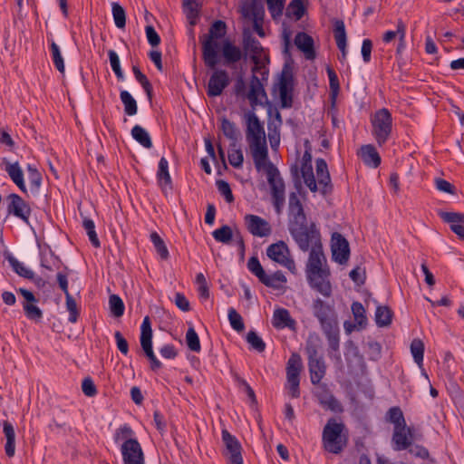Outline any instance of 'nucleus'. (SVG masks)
<instances>
[{
  "mask_svg": "<svg viewBox=\"0 0 464 464\" xmlns=\"http://www.w3.org/2000/svg\"><path fill=\"white\" fill-rule=\"evenodd\" d=\"M246 140L249 146L256 168H260L268 160V149L263 122L254 111L244 114Z\"/></svg>",
  "mask_w": 464,
  "mask_h": 464,
  "instance_id": "nucleus-1",
  "label": "nucleus"
},
{
  "mask_svg": "<svg viewBox=\"0 0 464 464\" xmlns=\"http://www.w3.org/2000/svg\"><path fill=\"white\" fill-rule=\"evenodd\" d=\"M313 311L314 316L320 322L322 330L328 340L330 348L333 351H338L340 331L334 310L332 306L324 304L323 300L317 298L313 303Z\"/></svg>",
  "mask_w": 464,
  "mask_h": 464,
  "instance_id": "nucleus-2",
  "label": "nucleus"
},
{
  "mask_svg": "<svg viewBox=\"0 0 464 464\" xmlns=\"http://www.w3.org/2000/svg\"><path fill=\"white\" fill-rule=\"evenodd\" d=\"M227 34V24L221 20L215 21L208 34L201 39L202 58L206 66L214 69L218 63V40L223 38Z\"/></svg>",
  "mask_w": 464,
  "mask_h": 464,
  "instance_id": "nucleus-3",
  "label": "nucleus"
},
{
  "mask_svg": "<svg viewBox=\"0 0 464 464\" xmlns=\"http://www.w3.org/2000/svg\"><path fill=\"white\" fill-rule=\"evenodd\" d=\"M345 427L334 418L328 420L323 430L322 441L324 449L333 454L340 453L347 444L344 433Z\"/></svg>",
  "mask_w": 464,
  "mask_h": 464,
  "instance_id": "nucleus-4",
  "label": "nucleus"
},
{
  "mask_svg": "<svg viewBox=\"0 0 464 464\" xmlns=\"http://www.w3.org/2000/svg\"><path fill=\"white\" fill-rule=\"evenodd\" d=\"M258 171L264 170L266 174L267 181L271 188L273 204L277 214H280L285 205V182L280 176L277 168L269 160L266 161L260 168H256Z\"/></svg>",
  "mask_w": 464,
  "mask_h": 464,
  "instance_id": "nucleus-5",
  "label": "nucleus"
},
{
  "mask_svg": "<svg viewBox=\"0 0 464 464\" xmlns=\"http://www.w3.org/2000/svg\"><path fill=\"white\" fill-rule=\"evenodd\" d=\"M288 229L298 247L304 252L322 246L320 232L314 223L309 226L304 223L302 226L290 227Z\"/></svg>",
  "mask_w": 464,
  "mask_h": 464,
  "instance_id": "nucleus-6",
  "label": "nucleus"
},
{
  "mask_svg": "<svg viewBox=\"0 0 464 464\" xmlns=\"http://www.w3.org/2000/svg\"><path fill=\"white\" fill-rule=\"evenodd\" d=\"M372 134L377 143L382 146L387 141L392 132V114L387 109H381L372 117Z\"/></svg>",
  "mask_w": 464,
  "mask_h": 464,
  "instance_id": "nucleus-7",
  "label": "nucleus"
},
{
  "mask_svg": "<svg viewBox=\"0 0 464 464\" xmlns=\"http://www.w3.org/2000/svg\"><path fill=\"white\" fill-rule=\"evenodd\" d=\"M266 256L276 263L287 268L292 274H296L295 260L287 245L284 241L270 245L266 248Z\"/></svg>",
  "mask_w": 464,
  "mask_h": 464,
  "instance_id": "nucleus-8",
  "label": "nucleus"
},
{
  "mask_svg": "<svg viewBox=\"0 0 464 464\" xmlns=\"http://www.w3.org/2000/svg\"><path fill=\"white\" fill-rule=\"evenodd\" d=\"M302 369L301 357L297 353H293L287 362L286 379L289 394L292 398L300 396V372Z\"/></svg>",
  "mask_w": 464,
  "mask_h": 464,
  "instance_id": "nucleus-9",
  "label": "nucleus"
},
{
  "mask_svg": "<svg viewBox=\"0 0 464 464\" xmlns=\"http://www.w3.org/2000/svg\"><path fill=\"white\" fill-rule=\"evenodd\" d=\"M140 345L146 356L150 362L151 370L155 371L161 368V362L157 359L152 350V329L149 316L143 319L140 327Z\"/></svg>",
  "mask_w": 464,
  "mask_h": 464,
  "instance_id": "nucleus-10",
  "label": "nucleus"
},
{
  "mask_svg": "<svg viewBox=\"0 0 464 464\" xmlns=\"http://www.w3.org/2000/svg\"><path fill=\"white\" fill-rule=\"evenodd\" d=\"M243 47L246 52H249L251 53V59L255 63L253 72H256L260 71L261 74L263 75V79H265L264 75L267 74V72H266L265 67L261 62L263 47L261 46L259 41L252 36L249 31L245 30L243 33Z\"/></svg>",
  "mask_w": 464,
  "mask_h": 464,
  "instance_id": "nucleus-11",
  "label": "nucleus"
},
{
  "mask_svg": "<svg viewBox=\"0 0 464 464\" xmlns=\"http://www.w3.org/2000/svg\"><path fill=\"white\" fill-rule=\"evenodd\" d=\"M222 440L226 448L224 455L228 464H243L242 447L237 439L227 430H223Z\"/></svg>",
  "mask_w": 464,
  "mask_h": 464,
  "instance_id": "nucleus-12",
  "label": "nucleus"
},
{
  "mask_svg": "<svg viewBox=\"0 0 464 464\" xmlns=\"http://www.w3.org/2000/svg\"><path fill=\"white\" fill-rule=\"evenodd\" d=\"M121 452L124 464H145L144 453L138 440L122 442Z\"/></svg>",
  "mask_w": 464,
  "mask_h": 464,
  "instance_id": "nucleus-13",
  "label": "nucleus"
},
{
  "mask_svg": "<svg viewBox=\"0 0 464 464\" xmlns=\"http://www.w3.org/2000/svg\"><path fill=\"white\" fill-rule=\"evenodd\" d=\"M230 82L229 75L225 70H216L210 76L207 85V94L209 97H217L222 94L223 91Z\"/></svg>",
  "mask_w": 464,
  "mask_h": 464,
  "instance_id": "nucleus-14",
  "label": "nucleus"
},
{
  "mask_svg": "<svg viewBox=\"0 0 464 464\" xmlns=\"http://www.w3.org/2000/svg\"><path fill=\"white\" fill-rule=\"evenodd\" d=\"M293 86L294 81L292 73L289 71L283 70L279 82H278V92L279 97L281 101V105L284 108H289L293 103Z\"/></svg>",
  "mask_w": 464,
  "mask_h": 464,
  "instance_id": "nucleus-15",
  "label": "nucleus"
},
{
  "mask_svg": "<svg viewBox=\"0 0 464 464\" xmlns=\"http://www.w3.org/2000/svg\"><path fill=\"white\" fill-rule=\"evenodd\" d=\"M310 286L323 295L324 297H330L332 295V285L330 283V270L306 276Z\"/></svg>",
  "mask_w": 464,
  "mask_h": 464,
  "instance_id": "nucleus-16",
  "label": "nucleus"
},
{
  "mask_svg": "<svg viewBox=\"0 0 464 464\" xmlns=\"http://www.w3.org/2000/svg\"><path fill=\"white\" fill-rule=\"evenodd\" d=\"M8 207L7 211L9 214H13L16 218L22 219L25 223H28L29 217L31 214V208L28 204L17 194H10L7 198Z\"/></svg>",
  "mask_w": 464,
  "mask_h": 464,
  "instance_id": "nucleus-17",
  "label": "nucleus"
},
{
  "mask_svg": "<svg viewBox=\"0 0 464 464\" xmlns=\"http://www.w3.org/2000/svg\"><path fill=\"white\" fill-rule=\"evenodd\" d=\"M245 224L247 230L255 237H265L271 234V226L269 223L256 215H246Z\"/></svg>",
  "mask_w": 464,
  "mask_h": 464,
  "instance_id": "nucleus-18",
  "label": "nucleus"
},
{
  "mask_svg": "<svg viewBox=\"0 0 464 464\" xmlns=\"http://www.w3.org/2000/svg\"><path fill=\"white\" fill-rule=\"evenodd\" d=\"M332 254L334 261L339 264H345L349 259V243L339 233H334L332 236Z\"/></svg>",
  "mask_w": 464,
  "mask_h": 464,
  "instance_id": "nucleus-19",
  "label": "nucleus"
},
{
  "mask_svg": "<svg viewBox=\"0 0 464 464\" xmlns=\"http://www.w3.org/2000/svg\"><path fill=\"white\" fill-rule=\"evenodd\" d=\"M289 222L288 227L294 226H302V224L306 223V216L304 214L303 205L296 195V193L292 192L289 195Z\"/></svg>",
  "mask_w": 464,
  "mask_h": 464,
  "instance_id": "nucleus-20",
  "label": "nucleus"
},
{
  "mask_svg": "<svg viewBox=\"0 0 464 464\" xmlns=\"http://www.w3.org/2000/svg\"><path fill=\"white\" fill-rule=\"evenodd\" d=\"M329 269L326 264V258L323 252V246L312 248L306 264V276L323 272Z\"/></svg>",
  "mask_w": 464,
  "mask_h": 464,
  "instance_id": "nucleus-21",
  "label": "nucleus"
},
{
  "mask_svg": "<svg viewBox=\"0 0 464 464\" xmlns=\"http://www.w3.org/2000/svg\"><path fill=\"white\" fill-rule=\"evenodd\" d=\"M246 97L250 102V105L252 107L251 111H255V108L257 105H262L264 103V101H266L267 96L265 91V88L263 86V83L261 82V80L256 76L255 74L252 76L250 84H249V91L246 94Z\"/></svg>",
  "mask_w": 464,
  "mask_h": 464,
  "instance_id": "nucleus-22",
  "label": "nucleus"
},
{
  "mask_svg": "<svg viewBox=\"0 0 464 464\" xmlns=\"http://www.w3.org/2000/svg\"><path fill=\"white\" fill-rule=\"evenodd\" d=\"M221 53L227 65L237 63L244 57V53L240 47L234 44L228 39L222 42Z\"/></svg>",
  "mask_w": 464,
  "mask_h": 464,
  "instance_id": "nucleus-23",
  "label": "nucleus"
},
{
  "mask_svg": "<svg viewBox=\"0 0 464 464\" xmlns=\"http://www.w3.org/2000/svg\"><path fill=\"white\" fill-rule=\"evenodd\" d=\"M392 445L395 450H403L411 445L412 435L407 426L393 429Z\"/></svg>",
  "mask_w": 464,
  "mask_h": 464,
  "instance_id": "nucleus-24",
  "label": "nucleus"
},
{
  "mask_svg": "<svg viewBox=\"0 0 464 464\" xmlns=\"http://www.w3.org/2000/svg\"><path fill=\"white\" fill-rule=\"evenodd\" d=\"M311 160V154L305 151L303 157L301 173L305 185L310 188L312 192H315L317 190V184L313 172Z\"/></svg>",
  "mask_w": 464,
  "mask_h": 464,
  "instance_id": "nucleus-25",
  "label": "nucleus"
},
{
  "mask_svg": "<svg viewBox=\"0 0 464 464\" xmlns=\"http://www.w3.org/2000/svg\"><path fill=\"white\" fill-rule=\"evenodd\" d=\"M295 44L304 53L306 59H314V40L310 35L305 33H298L295 37Z\"/></svg>",
  "mask_w": 464,
  "mask_h": 464,
  "instance_id": "nucleus-26",
  "label": "nucleus"
},
{
  "mask_svg": "<svg viewBox=\"0 0 464 464\" xmlns=\"http://www.w3.org/2000/svg\"><path fill=\"white\" fill-rule=\"evenodd\" d=\"M5 167V170L9 175L12 181L20 188V190L24 193L27 192L24 179V172L18 162H9L6 161Z\"/></svg>",
  "mask_w": 464,
  "mask_h": 464,
  "instance_id": "nucleus-27",
  "label": "nucleus"
},
{
  "mask_svg": "<svg viewBox=\"0 0 464 464\" xmlns=\"http://www.w3.org/2000/svg\"><path fill=\"white\" fill-rule=\"evenodd\" d=\"M316 175L319 185L323 186L322 193L326 194L331 190V178L328 171L327 164L324 160H316Z\"/></svg>",
  "mask_w": 464,
  "mask_h": 464,
  "instance_id": "nucleus-28",
  "label": "nucleus"
},
{
  "mask_svg": "<svg viewBox=\"0 0 464 464\" xmlns=\"http://www.w3.org/2000/svg\"><path fill=\"white\" fill-rule=\"evenodd\" d=\"M308 367L312 383H319L325 374V364L323 357L319 356L317 358L309 359Z\"/></svg>",
  "mask_w": 464,
  "mask_h": 464,
  "instance_id": "nucleus-29",
  "label": "nucleus"
},
{
  "mask_svg": "<svg viewBox=\"0 0 464 464\" xmlns=\"http://www.w3.org/2000/svg\"><path fill=\"white\" fill-rule=\"evenodd\" d=\"M272 324L274 327L278 329L285 327L292 329L295 325V321L292 319L288 310L278 308L274 312Z\"/></svg>",
  "mask_w": 464,
  "mask_h": 464,
  "instance_id": "nucleus-30",
  "label": "nucleus"
},
{
  "mask_svg": "<svg viewBox=\"0 0 464 464\" xmlns=\"http://www.w3.org/2000/svg\"><path fill=\"white\" fill-rule=\"evenodd\" d=\"M334 38L336 42V45L339 50L342 52V57L340 58L342 61L346 59V32L345 26L342 20H338L334 24Z\"/></svg>",
  "mask_w": 464,
  "mask_h": 464,
  "instance_id": "nucleus-31",
  "label": "nucleus"
},
{
  "mask_svg": "<svg viewBox=\"0 0 464 464\" xmlns=\"http://www.w3.org/2000/svg\"><path fill=\"white\" fill-rule=\"evenodd\" d=\"M362 161L372 168H377L381 163V157L372 145H364L360 150Z\"/></svg>",
  "mask_w": 464,
  "mask_h": 464,
  "instance_id": "nucleus-32",
  "label": "nucleus"
},
{
  "mask_svg": "<svg viewBox=\"0 0 464 464\" xmlns=\"http://www.w3.org/2000/svg\"><path fill=\"white\" fill-rule=\"evenodd\" d=\"M3 430L6 439L5 445V454L9 458H12L15 452V432L14 426L10 422L5 421L3 424Z\"/></svg>",
  "mask_w": 464,
  "mask_h": 464,
  "instance_id": "nucleus-33",
  "label": "nucleus"
},
{
  "mask_svg": "<svg viewBox=\"0 0 464 464\" xmlns=\"http://www.w3.org/2000/svg\"><path fill=\"white\" fill-rule=\"evenodd\" d=\"M260 282L267 287L279 290L284 288V284L286 283V277L281 271H276L272 275L266 273Z\"/></svg>",
  "mask_w": 464,
  "mask_h": 464,
  "instance_id": "nucleus-34",
  "label": "nucleus"
},
{
  "mask_svg": "<svg viewBox=\"0 0 464 464\" xmlns=\"http://www.w3.org/2000/svg\"><path fill=\"white\" fill-rule=\"evenodd\" d=\"M5 258L17 275L27 279H34V272L19 262L14 256L7 254Z\"/></svg>",
  "mask_w": 464,
  "mask_h": 464,
  "instance_id": "nucleus-35",
  "label": "nucleus"
},
{
  "mask_svg": "<svg viewBox=\"0 0 464 464\" xmlns=\"http://www.w3.org/2000/svg\"><path fill=\"white\" fill-rule=\"evenodd\" d=\"M392 312L385 305H380L376 308L375 322L379 327L389 326L392 323Z\"/></svg>",
  "mask_w": 464,
  "mask_h": 464,
  "instance_id": "nucleus-36",
  "label": "nucleus"
},
{
  "mask_svg": "<svg viewBox=\"0 0 464 464\" xmlns=\"http://www.w3.org/2000/svg\"><path fill=\"white\" fill-rule=\"evenodd\" d=\"M132 138L146 149L152 147V141L148 131L140 125H135L131 130Z\"/></svg>",
  "mask_w": 464,
  "mask_h": 464,
  "instance_id": "nucleus-37",
  "label": "nucleus"
},
{
  "mask_svg": "<svg viewBox=\"0 0 464 464\" xmlns=\"http://www.w3.org/2000/svg\"><path fill=\"white\" fill-rule=\"evenodd\" d=\"M30 191L33 195H37L42 185V175L37 169L32 165L27 167Z\"/></svg>",
  "mask_w": 464,
  "mask_h": 464,
  "instance_id": "nucleus-38",
  "label": "nucleus"
},
{
  "mask_svg": "<svg viewBox=\"0 0 464 464\" xmlns=\"http://www.w3.org/2000/svg\"><path fill=\"white\" fill-rule=\"evenodd\" d=\"M305 9L302 0H292L286 8V15L297 21L304 16Z\"/></svg>",
  "mask_w": 464,
  "mask_h": 464,
  "instance_id": "nucleus-39",
  "label": "nucleus"
},
{
  "mask_svg": "<svg viewBox=\"0 0 464 464\" xmlns=\"http://www.w3.org/2000/svg\"><path fill=\"white\" fill-rule=\"evenodd\" d=\"M120 97L124 105L125 113L129 116L135 115L138 110L137 102L130 93L127 91H121Z\"/></svg>",
  "mask_w": 464,
  "mask_h": 464,
  "instance_id": "nucleus-40",
  "label": "nucleus"
},
{
  "mask_svg": "<svg viewBox=\"0 0 464 464\" xmlns=\"http://www.w3.org/2000/svg\"><path fill=\"white\" fill-rule=\"evenodd\" d=\"M320 404L334 412L342 411V405L340 402L330 393H323L319 396Z\"/></svg>",
  "mask_w": 464,
  "mask_h": 464,
  "instance_id": "nucleus-41",
  "label": "nucleus"
},
{
  "mask_svg": "<svg viewBox=\"0 0 464 464\" xmlns=\"http://www.w3.org/2000/svg\"><path fill=\"white\" fill-rule=\"evenodd\" d=\"M387 420L394 425V429L407 426L403 413L399 407H392L388 411Z\"/></svg>",
  "mask_w": 464,
  "mask_h": 464,
  "instance_id": "nucleus-42",
  "label": "nucleus"
},
{
  "mask_svg": "<svg viewBox=\"0 0 464 464\" xmlns=\"http://www.w3.org/2000/svg\"><path fill=\"white\" fill-rule=\"evenodd\" d=\"M320 338L317 334H310L305 346V352L308 355V360L313 358H317L320 355L318 354V350L320 348Z\"/></svg>",
  "mask_w": 464,
  "mask_h": 464,
  "instance_id": "nucleus-43",
  "label": "nucleus"
},
{
  "mask_svg": "<svg viewBox=\"0 0 464 464\" xmlns=\"http://www.w3.org/2000/svg\"><path fill=\"white\" fill-rule=\"evenodd\" d=\"M221 130L224 133V135L231 140L235 143L237 142L239 132L235 125V123L231 122L230 121L227 120L226 118H223L221 120Z\"/></svg>",
  "mask_w": 464,
  "mask_h": 464,
  "instance_id": "nucleus-44",
  "label": "nucleus"
},
{
  "mask_svg": "<svg viewBox=\"0 0 464 464\" xmlns=\"http://www.w3.org/2000/svg\"><path fill=\"white\" fill-rule=\"evenodd\" d=\"M109 307L114 317H121L124 314V304L121 297L117 295H111L109 297Z\"/></svg>",
  "mask_w": 464,
  "mask_h": 464,
  "instance_id": "nucleus-45",
  "label": "nucleus"
},
{
  "mask_svg": "<svg viewBox=\"0 0 464 464\" xmlns=\"http://www.w3.org/2000/svg\"><path fill=\"white\" fill-rule=\"evenodd\" d=\"M411 353L414 362L418 365H421L423 362L424 343L420 339H413L411 343Z\"/></svg>",
  "mask_w": 464,
  "mask_h": 464,
  "instance_id": "nucleus-46",
  "label": "nucleus"
},
{
  "mask_svg": "<svg viewBox=\"0 0 464 464\" xmlns=\"http://www.w3.org/2000/svg\"><path fill=\"white\" fill-rule=\"evenodd\" d=\"M150 240L154 245V247L160 257L164 260L169 258V250L163 241V239L160 237L157 232H152L150 234Z\"/></svg>",
  "mask_w": 464,
  "mask_h": 464,
  "instance_id": "nucleus-47",
  "label": "nucleus"
},
{
  "mask_svg": "<svg viewBox=\"0 0 464 464\" xmlns=\"http://www.w3.org/2000/svg\"><path fill=\"white\" fill-rule=\"evenodd\" d=\"M157 176L160 185L163 183L165 185L170 184L171 179L169 172V162L164 157L160 160Z\"/></svg>",
  "mask_w": 464,
  "mask_h": 464,
  "instance_id": "nucleus-48",
  "label": "nucleus"
},
{
  "mask_svg": "<svg viewBox=\"0 0 464 464\" xmlns=\"http://www.w3.org/2000/svg\"><path fill=\"white\" fill-rule=\"evenodd\" d=\"M212 236L218 242L227 244L233 237V232L230 227L225 225L214 230Z\"/></svg>",
  "mask_w": 464,
  "mask_h": 464,
  "instance_id": "nucleus-49",
  "label": "nucleus"
},
{
  "mask_svg": "<svg viewBox=\"0 0 464 464\" xmlns=\"http://www.w3.org/2000/svg\"><path fill=\"white\" fill-rule=\"evenodd\" d=\"M244 156L240 149L237 148V144L232 143L228 150V161L235 168H240L243 164Z\"/></svg>",
  "mask_w": 464,
  "mask_h": 464,
  "instance_id": "nucleus-50",
  "label": "nucleus"
},
{
  "mask_svg": "<svg viewBox=\"0 0 464 464\" xmlns=\"http://www.w3.org/2000/svg\"><path fill=\"white\" fill-rule=\"evenodd\" d=\"M440 218L450 224V229L458 225L464 224V214L457 212H440Z\"/></svg>",
  "mask_w": 464,
  "mask_h": 464,
  "instance_id": "nucleus-51",
  "label": "nucleus"
},
{
  "mask_svg": "<svg viewBox=\"0 0 464 464\" xmlns=\"http://www.w3.org/2000/svg\"><path fill=\"white\" fill-rule=\"evenodd\" d=\"M134 431L129 425H122L118 428L114 434V440L116 442L122 440L123 442H127L129 440H137L133 439Z\"/></svg>",
  "mask_w": 464,
  "mask_h": 464,
  "instance_id": "nucleus-52",
  "label": "nucleus"
},
{
  "mask_svg": "<svg viewBox=\"0 0 464 464\" xmlns=\"http://www.w3.org/2000/svg\"><path fill=\"white\" fill-rule=\"evenodd\" d=\"M112 15L115 25L118 28H123L126 24V14L124 9L118 3H112Z\"/></svg>",
  "mask_w": 464,
  "mask_h": 464,
  "instance_id": "nucleus-53",
  "label": "nucleus"
},
{
  "mask_svg": "<svg viewBox=\"0 0 464 464\" xmlns=\"http://www.w3.org/2000/svg\"><path fill=\"white\" fill-rule=\"evenodd\" d=\"M82 226L86 230L89 239L94 247H100L101 243L95 231V226L92 219L84 218Z\"/></svg>",
  "mask_w": 464,
  "mask_h": 464,
  "instance_id": "nucleus-54",
  "label": "nucleus"
},
{
  "mask_svg": "<svg viewBox=\"0 0 464 464\" xmlns=\"http://www.w3.org/2000/svg\"><path fill=\"white\" fill-rule=\"evenodd\" d=\"M52 58L55 68L62 73L64 72V63L59 46L55 42L51 43Z\"/></svg>",
  "mask_w": 464,
  "mask_h": 464,
  "instance_id": "nucleus-55",
  "label": "nucleus"
},
{
  "mask_svg": "<svg viewBox=\"0 0 464 464\" xmlns=\"http://www.w3.org/2000/svg\"><path fill=\"white\" fill-rule=\"evenodd\" d=\"M406 34V27L405 24L400 21L397 24V28L395 31H387L382 37L383 42L390 43L392 42L396 36H399V39L403 41L405 38Z\"/></svg>",
  "mask_w": 464,
  "mask_h": 464,
  "instance_id": "nucleus-56",
  "label": "nucleus"
},
{
  "mask_svg": "<svg viewBox=\"0 0 464 464\" xmlns=\"http://www.w3.org/2000/svg\"><path fill=\"white\" fill-rule=\"evenodd\" d=\"M186 342L188 347L196 353H198L201 349L199 338L193 327H189L186 334Z\"/></svg>",
  "mask_w": 464,
  "mask_h": 464,
  "instance_id": "nucleus-57",
  "label": "nucleus"
},
{
  "mask_svg": "<svg viewBox=\"0 0 464 464\" xmlns=\"http://www.w3.org/2000/svg\"><path fill=\"white\" fill-rule=\"evenodd\" d=\"M228 320L231 327L235 331L242 332L245 329L243 318L235 308L228 309Z\"/></svg>",
  "mask_w": 464,
  "mask_h": 464,
  "instance_id": "nucleus-58",
  "label": "nucleus"
},
{
  "mask_svg": "<svg viewBox=\"0 0 464 464\" xmlns=\"http://www.w3.org/2000/svg\"><path fill=\"white\" fill-rule=\"evenodd\" d=\"M352 312L354 316L355 322L360 326H365L367 318L365 316V310L363 305L359 302H354L352 304Z\"/></svg>",
  "mask_w": 464,
  "mask_h": 464,
  "instance_id": "nucleus-59",
  "label": "nucleus"
},
{
  "mask_svg": "<svg viewBox=\"0 0 464 464\" xmlns=\"http://www.w3.org/2000/svg\"><path fill=\"white\" fill-rule=\"evenodd\" d=\"M23 308L26 317L30 320L40 321L43 317L42 310L36 305V303L23 304Z\"/></svg>",
  "mask_w": 464,
  "mask_h": 464,
  "instance_id": "nucleus-60",
  "label": "nucleus"
},
{
  "mask_svg": "<svg viewBox=\"0 0 464 464\" xmlns=\"http://www.w3.org/2000/svg\"><path fill=\"white\" fill-rule=\"evenodd\" d=\"M285 0H266L267 8L274 19L279 18L283 14Z\"/></svg>",
  "mask_w": 464,
  "mask_h": 464,
  "instance_id": "nucleus-61",
  "label": "nucleus"
},
{
  "mask_svg": "<svg viewBox=\"0 0 464 464\" xmlns=\"http://www.w3.org/2000/svg\"><path fill=\"white\" fill-rule=\"evenodd\" d=\"M108 55H109V60H110L111 69L114 72L115 75L117 76V78L119 80H123L124 75H123V72L121 67L120 58H119L118 54L116 53L115 51L110 50L108 52Z\"/></svg>",
  "mask_w": 464,
  "mask_h": 464,
  "instance_id": "nucleus-62",
  "label": "nucleus"
},
{
  "mask_svg": "<svg viewBox=\"0 0 464 464\" xmlns=\"http://www.w3.org/2000/svg\"><path fill=\"white\" fill-rule=\"evenodd\" d=\"M246 341L253 349L259 353L264 352L266 349L265 342L254 331L248 332L246 334Z\"/></svg>",
  "mask_w": 464,
  "mask_h": 464,
  "instance_id": "nucleus-63",
  "label": "nucleus"
},
{
  "mask_svg": "<svg viewBox=\"0 0 464 464\" xmlns=\"http://www.w3.org/2000/svg\"><path fill=\"white\" fill-rule=\"evenodd\" d=\"M247 268L259 279V281H261V279L265 276L266 272L263 269L258 258L256 256L249 258L247 262Z\"/></svg>",
  "mask_w": 464,
  "mask_h": 464,
  "instance_id": "nucleus-64",
  "label": "nucleus"
}]
</instances>
